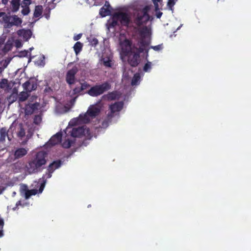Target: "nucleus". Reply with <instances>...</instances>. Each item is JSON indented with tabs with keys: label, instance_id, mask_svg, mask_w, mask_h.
Returning <instances> with one entry per match:
<instances>
[{
	"label": "nucleus",
	"instance_id": "nucleus-1",
	"mask_svg": "<svg viewBox=\"0 0 251 251\" xmlns=\"http://www.w3.org/2000/svg\"><path fill=\"white\" fill-rule=\"evenodd\" d=\"M47 160V152L43 151H39L28 160L25 166L26 171L29 174L41 172L45 169Z\"/></svg>",
	"mask_w": 251,
	"mask_h": 251
},
{
	"label": "nucleus",
	"instance_id": "nucleus-2",
	"mask_svg": "<svg viewBox=\"0 0 251 251\" xmlns=\"http://www.w3.org/2000/svg\"><path fill=\"white\" fill-rule=\"evenodd\" d=\"M120 45L123 53L125 56H127L128 64L133 67L137 66L140 61L141 53L132 49V42L129 39H125L121 42Z\"/></svg>",
	"mask_w": 251,
	"mask_h": 251
},
{
	"label": "nucleus",
	"instance_id": "nucleus-3",
	"mask_svg": "<svg viewBox=\"0 0 251 251\" xmlns=\"http://www.w3.org/2000/svg\"><path fill=\"white\" fill-rule=\"evenodd\" d=\"M23 22L17 15H10L4 12H0V23L4 24L6 28H11L13 26H21Z\"/></svg>",
	"mask_w": 251,
	"mask_h": 251
},
{
	"label": "nucleus",
	"instance_id": "nucleus-4",
	"mask_svg": "<svg viewBox=\"0 0 251 251\" xmlns=\"http://www.w3.org/2000/svg\"><path fill=\"white\" fill-rule=\"evenodd\" d=\"M111 88V84L108 81H105L101 84L93 86L86 93L91 97H97L108 91Z\"/></svg>",
	"mask_w": 251,
	"mask_h": 251
},
{
	"label": "nucleus",
	"instance_id": "nucleus-5",
	"mask_svg": "<svg viewBox=\"0 0 251 251\" xmlns=\"http://www.w3.org/2000/svg\"><path fill=\"white\" fill-rule=\"evenodd\" d=\"M147 28L146 27L140 32L141 36V39L138 41L137 45L132 44V47L133 50L139 51V52L143 53L144 51L148 54L149 49H147L150 44V42L145 40V34L147 31Z\"/></svg>",
	"mask_w": 251,
	"mask_h": 251
},
{
	"label": "nucleus",
	"instance_id": "nucleus-6",
	"mask_svg": "<svg viewBox=\"0 0 251 251\" xmlns=\"http://www.w3.org/2000/svg\"><path fill=\"white\" fill-rule=\"evenodd\" d=\"M148 7L146 6L141 11L134 15L133 23L138 27L146 24L150 18V16L148 14Z\"/></svg>",
	"mask_w": 251,
	"mask_h": 251
},
{
	"label": "nucleus",
	"instance_id": "nucleus-7",
	"mask_svg": "<svg viewBox=\"0 0 251 251\" xmlns=\"http://www.w3.org/2000/svg\"><path fill=\"white\" fill-rule=\"evenodd\" d=\"M100 108L96 105L90 106L86 113L84 115L80 114L79 118L84 123H87L90 122L89 117L94 118L98 116L100 113Z\"/></svg>",
	"mask_w": 251,
	"mask_h": 251
},
{
	"label": "nucleus",
	"instance_id": "nucleus-8",
	"mask_svg": "<svg viewBox=\"0 0 251 251\" xmlns=\"http://www.w3.org/2000/svg\"><path fill=\"white\" fill-rule=\"evenodd\" d=\"M114 18L118 20L122 25L127 27L132 23L128 14L125 12H120L114 13Z\"/></svg>",
	"mask_w": 251,
	"mask_h": 251
},
{
	"label": "nucleus",
	"instance_id": "nucleus-9",
	"mask_svg": "<svg viewBox=\"0 0 251 251\" xmlns=\"http://www.w3.org/2000/svg\"><path fill=\"white\" fill-rule=\"evenodd\" d=\"M78 71L79 69L78 67L75 65L67 72L65 80L69 85L75 84L76 80L75 75L78 73Z\"/></svg>",
	"mask_w": 251,
	"mask_h": 251
},
{
	"label": "nucleus",
	"instance_id": "nucleus-10",
	"mask_svg": "<svg viewBox=\"0 0 251 251\" xmlns=\"http://www.w3.org/2000/svg\"><path fill=\"white\" fill-rule=\"evenodd\" d=\"M124 102L123 101L116 102L109 105V109L110 112L107 114V118L109 119L112 118L116 112L120 111L123 108Z\"/></svg>",
	"mask_w": 251,
	"mask_h": 251
},
{
	"label": "nucleus",
	"instance_id": "nucleus-11",
	"mask_svg": "<svg viewBox=\"0 0 251 251\" xmlns=\"http://www.w3.org/2000/svg\"><path fill=\"white\" fill-rule=\"evenodd\" d=\"M65 132L67 134H70L73 137H80L84 134L85 130L81 126L74 128L67 127Z\"/></svg>",
	"mask_w": 251,
	"mask_h": 251
},
{
	"label": "nucleus",
	"instance_id": "nucleus-12",
	"mask_svg": "<svg viewBox=\"0 0 251 251\" xmlns=\"http://www.w3.org/2000/svg\"><path fill=\"white\" fill-rule=\"evenodd\" d=\"M40 103L36 102L33 103L28 102L25 105V113L26 115H31L40 107Z\"/></svg>",
	"mask_w": 251,
	"mask_h": 251
},
{
	"label": "nucleus",
	"instance_id": "nucleus-13",
	"mask_svg": "<svg viewBox=\"0 0 251 251\" xmlns=\"http://www.w3.org/2000/svg\"><path fill=\"white\" fill-rule=\"evenodd\" d=\"M24 89L27 92H31L37 88V83L34 78H30L23 84Z\"/></svg>",
	"mask_w": 251,
	"mask_h": 251
},
{
	"label": "nucleus",
	"instance_id": "nucleus-14",
	"mask_svg": "<svg viewBox=\"0 0 251 251\" xmlns=\"http://www.w3.org/2000/svg\"><path fill=\"white\" fill-rule=\"evenodd\" d=\"M53 172H48L46 173V174L42 176V177L40 179V180L41 181V183L39 185V192L42 193L45 188V184L47 182V178H50L52 176V174Z\"/></svg>",
	"mask_w": 251,
	"mask_h": 251
},
{
	"label": "nucleus",
	"instance_id": "nucleus-15",
	"mask_svg": "<svg viewBox=\"0 0 251 251\" xmlns=\"http://www.w3.org/2000/svg\"><path fill=\"white\" fill-rule=\"evenodd\" d=\"M8 132L9 129L6 127H1L0 129V144H3L5 142L6 137L9 141H11V138L8 134Z\"/></svg>",
	"mask_w": 251,
	"mask_h": 251
},
{
	"label": "nucleus",
	"instance_id": "nucleus-16",
	"mask_svg": "<svg viewBox=\"0 0 251 251\" xmlns=\"http://www.w3.org/2000/svg\"><path fill=\"white\" fill-rule=\"evenodd\" d=\"M62 136V134L61 132L57 133L50 138L48 142V144L50 145H51V146H53L59 143L61 141Z\"/></svg>",
	"mask_w": 251,
	"mask_h": 251
},
{
	"label": "nucleus",
	"instance_id": "nucleus-17",
	"mask_svg": "<svg viewBox=\"0 0 251 251\" xmlns=\"http://www.w3.org/2000/svg\"><path fill=\"white\" fill-rule=\"evenodd\" d=\"M28 152V149L24 148H19L17 149L14 153V157L15 159H17L25 156Z\"/></svg>",
	"mask_w": 251,
	"mask_h": 251
},
{
	"label": "nucleus",
	"instance_id": "nucleus-18",
	"mask_svg": "<svg viewBox=\"0 0 251 251\" xmlns=\"http://www.w3.org/2000/svg\"><path fill=\"white\" fill-rule=\"evenodd\" d=\"M110 7L109 3L106 1L105 4L102 6L99 11V14L102 17H105L110 14L111 11L109 8Z\"/></svg>",
	"mask_w": 251,
	"mask_h": 251
},
{
	"label": "nucleus",
	"instance_id": "nucleus-19",
	"mask_svg": "<svg viewBox=\"0 0 251 251\" xmlns=\"http://www.w3.org/2000/svg\"><path fill=\"white\" fill-rule=\"evenodd\" d=\"M61 165V161H54L48 166L47 168V171L53 172L56 169L59 168Z\"/></svg>",
	"mask_w": 251,
	"mask_h": 251
},
{
	"label": "nucleus",
	"instance_id": "nucleus-20",
	"mask_svg": "<svg viewBox=\"0 0 251 251\" xmlns=\"http://www.w3.org/2000/svg\"><path fill=\"white\" fill-rule=\"evenodd\" d=\"M21 0H12L10 1L11 10L13 13L17 12L20 6Z\"/></svg>",
	"mask_w": 251,
	"mask_h": 251
},
{
	"label": "nucleus",
	"instance_id": "nucleus-21",
	"mask_svg": "<svg viewBox=\"0 0 251 251\" xmlns=\"http://www.w3.org/2000/svg\"><path fill=\"white\" fill-rule=\"evenodd\" d=\"M43 8L42 5H36L33 13V17L35 18H39L42 16L43 13Z\"/></svg>",
	"mask_w": 251,
	"mask_h": 251
},
{
	"label": "nucleus",
	"instance_id": "nucleus-22",
	"mask_svg": "<svg viewBox=\"0 0 251 251\" xmlns=\"http://www.w3.org/2000/svg\"><path fill=\"white\" fill-rule=\"evenodd\" d=\"M82 92L80 87L76 86L70 92V97H73L75 96L78 97L79 95L82 94Z\"/></svg>",
	"mask_w": 251,
	"mask_h": 251
},
{
	"label": "nucleus",
	"instance_id": "nucleus-23",
	"mask_svg": "<svg viewBox=\"0 0 251 251\" xmlns=\"http://www.w3.org/2000/svg\"><path fill=\"white\" fill-rule=\"evenodd\" d=\"M28 92L23 91L19 93L18 95V100L19 102H23L27 100L29 97Z\"/></svg>",
	"mask_w": 251,
	"mask_h": 251
},
{
	"label": "nucleus",
	"instance_id": "nucleus-24",
	"mask_svg": "<svg viewBox=\"0 0 251 251\" xmlns=\"http://www.w3.org/2000/svg\"><path fill=\"white\" fill-rule=\"evenodd\" d=\"M13 47V41L8 40L4 46L2 50L4 52H7L10 51Z\"/></svg>",
	"mask_w": 251,
	"mask_h": 251
},
{
	"label": "nucleus",
	"instance_id": "nucleus-25",
	"mask_svg": "<svg viewBox=\"0 0 251 251\" xmlns=\"http://www.w3.org/2000/svg\"><path fill=\"white\" fill-rule=\"evenodd\" d=\"M83 44L80 42H77L74 46V50L76 55H77L81 50Z\"/></svg>",
	"mask_w": 251,
	"mask_h": 251
},
{
	"label": "nucleus",
	"instance_id": "nucleus-26",
	"mask_svg": "<svg viewBox=\"0 0 251 251\" xmlns=\"http://www.w3.org/2000/svg\"><path fill=\"white\" fill-rule=\"evenodd\" d=\"M140 79L141 77L139 74L136 73L135 74H134L131 80V85L134 86L138 85L139 83Z\"/></svg>",
	"mask_w": 251,
	"mask_h": 251
},
{
	"label": "nucleus",
	"instance_id": "nucleus-27",
	"mask_svg": "<svg viewBox=\"0 0 251 251\" xmlns=\"http://www.w3.org/2000/svg\"><path fill=\"white\" fill-rule=\"evenodd\" d=\"M117 92L116 91H113L108 93L105 97L107 99L109 100H115L117 98Z\"/></svg>",
	"mask_w": 251,
	"mask_h": 251
},
{
	"label": "nucleus",
	"instance_id": "nucleus-28",
	"mask_svg": "<svg viewBox=\"0 0 251 251\" xmlns=\"http://www.w3.org/2000/svg\"><path fill=\"white\" fill-rule=\"evenodd\" d=\"M103 64L106 67L111 68L112 66V60L110 57L102 58Z\"/></svg>",
	"mask_w": 251,
	"mask_h": 251
},
{
	"label": "nucleus",
	"instance_id": "nucleus-29",
	"mask_svg": "<svg viewBox=\"0 0 251 251\" xmlns=\"http://www.w3.org/2000/svg\"><path fill=\"white\" fill-rule=\"evenodd\" d=\"M118 20L114 18V15L111 21L108 22V27H114L116 25H118Z\"/></svg>",
	"mask_w": 251,
	"mask_h": 251
},
{
	"label": "nucleus",
	"instance_id": "nucleus-30",
	"mask_svg": "<svg viewBox=\"0 0 251 251\" xmlns=\"http://www.w3.org/2000/svg\"><path fill=\"white\" fill-rule=\"evenodd\" d=\"M31 33L30 31L29 30H26L25 29H21L18 31V34L19 35H23L24 37H25L26 36H28V37H30V34Z\"/></svg>",
	"mask_w": 251,
	"mask_h": 251
},
{
	"label": "nucleus",
	"instance_id": "nucleus-31",
	"mask_svg": "<svg viewBox=\"0 0 251 251\" xmlns=\"http://www.w3.org/2000/svg\"><path fill=\"white\" fill-rule=\"evenodd\" d=\"M88 39L90 44L92 46H96L98 44V40L95 37L91 36L88 38Z\"/></svg>",
	"mask_w": 251,
	"mask_h": 251
},
{
	"label": "nucleus",
	"instance_id": "nucleus-32",
	"mask_svg": "<svg viewBox=\"0 0 251 251\" xmlns=\"http://www.w3.org/2000/svg\"><path fill=\"white\" fill-rule=\"evenodd\" d=\"M72 144V141L69 139H66L62 144V146L64 148L68 149L70 148Z\"/></svg>",
	"mask_w": 251,
	"mask_h": 251
},
{
	"label": "nucleus",
	"instance_id": "nucleus-33",
	"mask_svg": "<svg viewBox=\"0 0 251 251\" xmlns=\"http://www.w3.org/2000/svg\"><path fill=\"white\" fill-rule=\"evenodd\" d=\"M178 0H168L167 2V6L170 10L173 11L174 6Z\"/></svg>",
	"mask_w": 251,
	"mask_h": 251
},
{
	"label": "nucleus",
	"instance_id": "nucleus-34",
	"mask_svg": "<svg viewBox=\"0 0 251 251\" xmlns=\"http://www.w3.org/2000/svg\"><path fill=\"white\" fill-rule=\"evenodd\" d=\"M42 121V118L41 116L39 115H36L34 116L33 119V123L35 125H39L40 124V123Z\"/></svg>",
	"mask_w": 251,
	"mask_h": 251
},
{
	"label": "nucleus",
	"instance_id": "nucleus-35",
	"mask_svg": "<svg viewBox=\"0 0 251 251\" xmlns=\"http://www.w3.org/2000/svg\"><path fill=\"white\" fill-rule=\"evenodd\" d=\"M22 7L23 8L21 11L22 14L24 16L27 15L30 11L29 6H22Z\"/></svg>",
	"mask_w": 251,
	"mask_h": 251
},
{
	"label": "nucleus",
	"instance_id": "nucleus-36",
	"mask_svg": "<svg viewBox=\"0 0 251 251\" xmlns=\"http://www.w3.org/2000/svg\"><path fill=\"white\" fill-rule=\"evenodd\" d=\"M8 86V80L6 78H3L0 81V88H4Z\"/></svg>",
	"mask_w": 251,
	"mask_h": 251
},
{
	"label": "nucleus",
	"instance_id": "nucleus-37",
	"mask_svg": "<svg viewBox=\"0 0 251 251\" xmlns=\"http://www.w3.org/2000/svg\"><path fill=\"white\" fill-rule=\"evenodd\" d=\"M151 68V62H148L146 63L144 66L143 70L146 72H149Z\"/></svg>",
	"mask_w": 251,
	"mask_h": 251
},
{
	"label": "nucleus",
	"instance_id": "nucleus-38",
	"mask_svg": "<svg viewBox=\"0 0 251 251\" xmlns=\"http://www.w3.org/2000/svg\"><path fill=\"white\" fill-rule=\"evenodd\" d=\"M153 3L154 4L155 7V11L157 12L159 10V6L158 2H162V0H151Z\"/></svg>",
	"mask_w": 251,
	"mask_h": 251
},
{
	"label": "nucleus",
	"instance_id": "nucleus-39",
	"mask_svg": "<svg viewBox=\"0 0 251 251\" xmlns=\"http://www.w3.org/2000/svg\"><path fill=\"white\" fill-rule=\"evenodd\" d=\"M80 85L81 86L80 87L81 88V90H82V91L88 89L90 87V85L86 81H84L83 83H80Z\"/></svg>",
	"mask_w": 251,
	"mask_h": 251
},
{
	"label": "nucleus",
	"instance_id": "nucleus-40",
	"mask_svg": "<svg viewBox=\"0 0 251 251\" xmlns=\"http://www.w3.org/2000/svg\"><path fill=\"white\" fill-rule=\"evenodd\" d=\"M59 1V0H47V2H48V3L49 5H50L51 4H52L50 6L52 8L54 7L55 4Z\"/></svg>",
	"mask_w": 251,
	"mask_h": 251
},
{
	"label": "nucleus",
	"instance_id": "nucleus-41",
	"mask_svg": "<svg viewBox=\"0 0 251 251\" xmlns=\"http://www.w3.org/2000/svg\"><path fill=\"white\" fill-rule=\"evenodd\" d=\"M4 226V221L2 219L0 218V237L3 236L2 228Z\"/></svg>",
	"mask_w": 251,
	"mask_h": 251
},
{
	"label": "nucleus",
	"instance_id": "nucleus-42",
	"mask_svg": "<svg viewBox=\"0 0 251 251\" xmlns=\"http://www.w3.org/2000/svg\"><path fill=\"white\" fill-rule=\"evenodd\" d=\"M31 3L30 0H23L22 2L21 5L22 6L26 7L29 6V5Z\"/></svg>",
	"mask_w": 251,
	"mask_h": 251
},
{
	"label": "nucleus",
	"instance_id": "nucleus-43",
	"mask_svg": "<svg viewBox=\"0 0 251 251\" xmlns=\"http://www.w3.org/2000/svg\"><path fill=\"white\" fill-rule=\"evenodd\" d=\"M19 206H21L22 207L24 206V204L22 203L21 201H19L16 202L15 206L12 208V210L14 211L16 210L18 208Z\"/></svg>",
	"mask_w": 251,
	"mask_h": 251
},
{
	"label": "nucleus",
	"instance_id": "nucleus-44",
	"mask_svg": "<svg viewBox=\"0 0 251 251\" xmlns=\"http://www.w3.org/2000/svg\"><path fill=\"white\" fill-rule=\"evenodd\" d=\"M25 131L24 128H21L18 133V136L20 137H23L25 136Z\"/></svg>",
	"mask_w": 251,
	"mask_h": 251
},
{
	"label": "nucleus",
	"instance_id": "nucleus-45",
	"mask_svg": "<svg viewBox=\"0 0 251 251\" xmlns=\"http://www.w3.org/2000/svg\"><path fill=\"white\" fill-rule=\"evenodd\" d=\"M151 48L153 49L155 51H159L162 49V45H158L154 46H151Z\"/></svg>",
	"mask_w": 251,
	"mask_h": 251
},
{
	"label": "nucleus",
	"instance_id": "nucleus-46",
	"mask_svg": "<svg viewBox=\"0 0 251 251\" xmlns=\"http://www.w3.org/2000/svg\"><path fill=\"white\" fill-rule=\"evenodd\" d=\"M32 196L29 190H26L25 193V197L26 199H29Z\"/></svg>",
	"mask_w": 251,
	"mask_h": 251
},
{
	"label": "nucleus",
	"instance_id": "nucleus-47",
	"mask_svg": "<svg viewBox=\"0 0 251 251\" xmlns=\"http://www.w3.org/2000/svg\"><path fill=\"white\" fill-rule=\"evenodd\" d=\"M28 51L27 50H25L23 51H21L20 52V57H25L28 55Z\"/></svg>",
	"mask_w": 251,
	"mask_h": 251
},
{
	"label": "nucleus",
	"instance_id": "nucleus-48",
	"mask_svg": "<svg viewBox=\"0 0 251 251\" xmlns=\"http://www.w3.org/2000/svg\"><path fill=\"white\" fill-rule=\"evenodd\" d=\"M82 33H79V34L75 35L73 37L74 40H75V41L78 40L79 39L81 38V37H82Z\"/></svg>",
	"mask_w": 251,
	"mask_h": 251
},
{
	"label": "nucleus",
	"instance_id": "nucleus-49",
	"mask_svg": "<svg viewBox=\"0 0 251 251\" xmlns=\"http://www.w3.org/2000/svg\"><path fill=\"white\" fill-rule=\"evenodd\" d=\"M29 190L31 192L32 196L35 195L38 193H40L39 192V190H37V189H31V190Z\"/></svg>",
	"mask_w": 251,
	"mask_h": 251
},
{
	"label": "nucleus",
	"instance_id": "nucleus-50",
	"mask_svg": "<svg viewBox=\"0 0 251 251\" xmlns=\"http://www.w3.org/2000/svg\"><path fill=\"white\" fill-rule=\"evenodd\" d=\"M6 40V36H3L0 37V46L3 44Z\"/></svg>",
	"mask_w": 251,
	"mask_h": 251
},
{
	"label": "nucleus",
	"instance_id": "nucleus-51",
	"mask_svg": "<svg viewBox=\"0 0 251 251\" xmlns=\"http://www.w3.org/2000/svg\"><path fill=\"white\" fill-rule=\"evenodd\" d=\"M72 99L71 100H70V103H71V104H74V103H75V101H76V99L78 98V97H77V96H74V97H72Z\"/></svg>",
	"mask_w": 251,
	"mask_h": 251
},
{
	"label": "nucleus",
	"instance_id": "nucleus-52",
	"mask_svg": "<svg viewBox=\"0 0 251 251\" xmlns=\"http://www.w3.org/2000/svg\"><path fill=\"white\" fill-rule=\"evenodd\" d=\"M15 46L17 48L22 47V43L20 41L17 40L15 42Z\"/></svg>",
	"mask_w": 251,
	"mask_h": 251
},
{
	"label": "nucleus",
	"instance_id": "nucleus-53",
	"mask_svg": "<svg viewBox=\"0 0 251 251\" xmlns=\"http://www.w3.org/2000/svg\"><path fill=\"white\" fill-rule=\"evenodd\" d=\"M162 12L159 11L156 13V16L157 18H160L161 16L162 15Z\"/></svg>",
	"mask_w": 251,
	"mask_h": 251
},
{
	"label": "nucleus",
	"instance_id": "nucleus-54",
	"mask_svg": "<svg viewBox=\"0 0 251 251\" xmlns=\"http://www.w3.org/2000/svg\"><path fill=\"white\" fill-rule=\"evenodd\" d=\"M51 90V88L50 87H46L45 89V92H49V91Z\"/></svg>",
	"mask_w": 251,
	"mask_h": 251
},
{
	"label": "nucleus",
	"instance_id": "nucleus-55",
	"mask_svg": "<svg viewBox=\"0 0 251 251\" xmlns=\"http://www.w3.org/2000/svg\"><path fill=\"white\" fill-rule=\"evenodd\" d=\"M1 1L3 4L6 5L8 2V0H2Z\"/></svg>",
	"mask_w": 251,
	"mask_h": 251
},
{
	"label": "nucleus",
	"instance_id": "nucleus-56",
	"mask_svg": "<svg viewBox=\"0 0 251 251\" xmlns=\"http://www.w3.org/2000/svg\"><path fill=\"white\" fill-rule=\"evenodd\" d=\"M2 71V69L0 67V72H1Z\"/></svg>",
	"mask_w": 251,
	"mask_h": 251
},
{
	"label": "nucleus",
	"instance_id": "nucleus-57",
	"mask_svg": "<svg viewBox=\"0 0 251 251\" xmlns=\"http://www.w3.org/2000/svg\"><path fill=\"white\" fill-rule=\"evenodd\" d=\"M33 49V48H31L29 49L30 50H31Z\"/></svg>",
	"mask_w": 251,
	"mask_h": 251
},
{
	"label": "nucleus",
	"instance_id": "nucleus-58",
	"mask_svg": "<svg viewBox=\"0 0 251 251\" xmlns=\"http://www.w3.org/2000/svg\"><path fill=\"white\" fill-rule=\"evenodd\" d=\"M73 64V63H72V62H71V63H69L68 65H70V64Z\"/></svg>",
	"mask_w": 251,
	"mask_h": 251
}]
</instances>
